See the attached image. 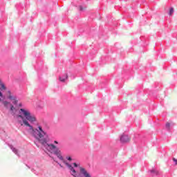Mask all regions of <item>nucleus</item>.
<instances>
[{
    "label": "nucleus",
    "instance_id": "f257e3e1",
    "mask_svg": "<svg viewBox=\"0 0 177 177\" xmlns=\"http://www.w3.org/2000/svg\"><path fill=\"white\" fill-rule=\"evenodd\" d=\"M19 115H18V118L22 119V122L25 124L26 127H28L29 131H30V133L32 136H34L42 146L44 147H52V149H56V146L53 144H48V140L44 138L46 135V133L44 132V129H42V127L39 126L38 129H34V127L30 124H34V122H37V118L35 115L31 114V112L28 109H21L19 111ZM29 121V122H28Z\"/></svg>",
    "mask_w": 177,
    "mask_h": 177
},
{
    "label": "nucleus",
    "instance_id": "f03ea898",
    "mask_svg": "<svg viewBox=\"0 0 177 177\" xmlns=\"http://www.w3.org/2000/svg\"><path fill=\"white\" fill-rule=\"evenodd\" d=\"M64 164H66L70 169V170L72 171V175L74 177H92L91 175V173L86 171L85 168L80 167V173L77 174V171H75V169H74V167L71 166V165L67 163L66 160L63 162Z\"/></svg>",
    "mask_w": 177,
    "mask_h": 177
},
{
    "label": "nucleus",
    "instance_id": "7ed1b4c3",
    "mask_svg": "<svg viewBox=\"0 0 177 177\" xmlns=\"http://www.w3.org/2000/svg\"><path fill=\"white\" fill-rule=\"evenodd\" d=\"M50 149H51L52 150H55L54 151V154H55V156H57V157H58L61 161H63V162H64V158H63V156H62V151H60V149H59V148H57L55 147V148H52V147H49Z\"/></svg>",
    "mask_w": 177,
    "mask_h": 177
},
{
    "label": "nucleus",
    "instance_id": "20e7f679",
    "mask_svg": "<svg viewBox=\"0 0 177 177\" xmlns=\"http://www.w3.org/2000/svg\"><path fill=\"white\" fill-rule=\"evenodd\" d=\"M1 97H3V94L0 91V102L4 106L6 109H9V106H10V102L3 100Z\"/></svg>",
    "mask_w": 177,
    "mask_h": 177
},
{
    "label": "nucleus",
    "instance_id": "39448f33",
    "mask_svg": "<svg viewBox=\"0 0 177 177\" xmlns=\"http://www.w3.org/2000/svg\"><path fill=\"white\" fill-rule=\"evenodd\" d=\"M131 138L127 135H122L120 137V142L122 143H128V142H130Z\"/></svg>",
    "mask_w": 177,
    "mask_h": 177
},
{
    "label": "nucleus",
    "instance_id": "423d86ee",
    "mask_svg": "<svg viewBox=\"0 0 177 177\" xmlns=\"http://www.w3.org/2000/svg\"><path fill=\"white\" fill-rule=\"evenodd\" d=\"M7 95H8V99H9L10 100H16V95H13L10 91H7Z\"/></svg>",
    "mask_w": 177,
    "mask_h": 177
},
{
    "label": "nucleus",
    "instance_id": "0eeeda50",
    "mask_svg": "<svg viewBox=\"0 0 177 177\" xmlns=\"http://www.w3.org/2000/svg\"><path fill=\"white\" fill-rule=\"evenodd\" d=\"M67 78H68V75H67V73H66L64 77H59V81H61V82H64V81H66Z\"/></svg>",
    "mask_w": 177,
    "mask_h": 177
},
{
    "label": "nucleus",
    "instance_id": "6e6552de",
    "mask_svg": "<svg viewBox=\"0 0 177 177\" xmlns=\"http://www.w3.org/2000/svg\"><path fill=\"white\" fill-rule=\"evenodd\" d=\"M0 86H1L0 88L1 91H6V86H5V84L3 83H2V80H0Z\"/></svg>",
    "mask_w": 177,
    "mask_h": 177
},
{
    "label": "nucleus",
    "instance_id": "1a4fd4ad",
    "mask_svg": "<svg viewBox=\"0 0 177 177\" xmlns=\"http://www.w3.org/2000/svg\"><path fill=\"white\" fill-rule=\"evenodd\" d=\"M173 13H174V8H171L169 12V16H172Z\"/></svg>",
    "mask_w": 177,
    "mask_h": 177
},
{
    "label": "nucleus",
    "instance_id": "9d476101",
    "mask_svg": "<svg viewBox=\"0 0 177 177\" xmlns=\"http://www.w3.org/2000/svg\"><path fill=\"white\" fill-rule=\"evenodd\" d=\"M151 174H155V175H158V171L156 169L151 170Z\"/></svg>",
    "mask_w": 177,
    "mask_h": 177
},
{
    "label": "nucleus",
    "instance_id": "9b49d317",
    "mask_svg": "<svg viewBox=\"0 0 177 177\" xmlns=\"http://www.w3.org/2000/svg\"><path fill=\"white\" fill-rule=\"evenodd\" d=\"M13 101V104H17V103H19V101L17 100V97H15V100H12Z\"/></svg>",
    "mask_w": 177,
    "mask_h": 177
},
{
    "label": "nucleus",
    "instance_id": "f8f14e48",
    "mask_svg": "<svg viewBox=\"0 0 177 177\" xmlns=\"http://www.w3.org/2000/svg\"><path fill=\"white\" fill-rule=\"evenodd\" d=\"M170 127H171V124L169 122H167L166 123V128L167 129H169Z\"/></svg>",
    "mask_w": 177,
    "mask_h": 177
},
{
    "label": "nucleus",
    "instance_id": "ddd939ff",
    "mask_svg": "<svg viewBox=\"0 0 177 177\" xmlns=\"http://www.w3.org/2000/svg\"><path fill=\"white\" fill-rule=\"evenodd\" d=\"M10 111H13V110H15V106H13V104H10Z\"/></svg>",
    "mask_w": 177,
    "mask_h": 177
},
{
    "label": "nucleus",
    "instance_id": "4468645a",
    "mask_svg": "<svg viewBox=\"0 0 177 177\" xmlns=\"http://www.w3.org/2000/svg\"><path fill=\"white\" fill-rule=\"evenodd\" d=\"M12 151H14V153H15V154H17V149H16L15 148H14L12 149Z\"/></svg>",
    "mask_w": 177,
    "mask_h": 177
},
{
    "label": "nucleus",
    "instance_id": "2eb2a0df",
    "mask_svg": "<svg viewBox=\"0 0 177 177\" xmlns=\"http://www.w3.org/2000/svg\"><path fill=\"white\" fill-rule=\"evenodd\" d=\"M84 9H86V8H82V6H80V10H84Z\"/></svg>",
    "mask_w": 177,
    "mask_h": 177
},
{
    "label": "nucleus",
    "instance_id": "dca6fc26",
    "mask_svg": "<svg viewBox=\"0 0 177 177\" xmlns=\"http://www.w3.org/2000/svg\"><path fill=\"white\" fill-rule=\"evenodd\" d=\"M173 161H174V162H176V165H177V160L176 158H173Z\"/></svg>",
    "mask_w": 177,
    "mask_h": 177
},
{
    "label": "nucleus",
    "instance_id": "f3484780",
    "mask_svg": "<svg viewBox=\"0 0 177 177\" xmlns=\"http://www.w3.org/2000/svg\"><path fill=\"white\" fill-rule=\"evenodd\" d=\"M66 158H67V160H68V161H71V160H72V159H71V157H70V156H69V157H66Z\"/></svg>",
    "mask_w": 177,
    "mask_h": 177
},
{
    "label": "nucleus",
    "instance_id": "a211bd4d",
    "mask_svg": "<svg viewBox=\"0 0 177 177\" xmlns=\"http://www.w3.org/2000/svg\"><path fill=\"white\" fill-rule=\"evenodd\" d=\"M19 124H20L21 125V127H23V122L19 121Z\"/></svg>",
    "mask_w": 177,
    "mask_h": 177
},
{
    "label": "nucleus",
    "instance_id": "6ab92c4d",
    "mask_svg": "<svg viewBox=\"0 0 177 177\" xmlns=\"http://www.w3.org/2000/svg\"><path fill=\"white\" fill-rule=\"evenodd\" d=\"M73 165H74V167H78V165H77V163H75V162L73 163Z\"/></svg>",
    "mask_w": 177,
    "mask_h": 177
},
{
    "label": "nucleus",
    "instance_id": "aec40b11",
    "mask_svg": "<svg viewBox=\"0 0 177 177\" xmlns=\"http://www.w3.org/2000/svg\"><path fill=\"white\" fill-rule=\"evenodd\" d=\"M54 143H55L56 145H57L59 142L57 141H54Z\"/></svg>",
    "mask_w": 177,
    "mask_h": 177
}]
</instances>
